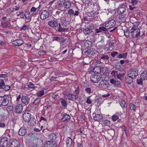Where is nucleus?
I'll list each match as a JSON object with an SVG mask.
<instances>
[{"instance_id":"b1692460","label":"nucleus","mask_w":147,"mask_h":147,"mask_svg":"<svg viewBox=\"0 0 147 147\" xmlns=\"http://www.w3.org/2000/svg\"><path fill=\"white\" fill-rule=\"evenodd\" d=\"M94 120L97 121H100L103 119L102 116L101 114H95L93 117Z\"/></svg>"},{"instance_id":"e2e57ef3","label":"nucleus","mask_w":147,"mask_h":147,"mask_svg":"<svg viewBox=\"0 0 147 147\" xmlns=\"http://www.w3.org/2000/svg\"><path fill=\"white\" fill-rule=\"evenodd\" d=\"M129 33L127 30L124 31V35L127 37H129Z\"/></svg>"},{"instance_id":"774afa93","label":"nucleus","mask_w":147,"mask_h":147,"mask_svg":"<svg viewBox=\"0 0 147 147\" xmlns=\"http://www.w3.org/2000/svg\"><path fill=\"white\" fill-rule=\"evenodd\" d=\"M118 54V53L117 52H114L113 53H111V55L112 56L115 57Z\"/></svg>"},{"instance_id":"0e129e2a","label":"nucleus","mask_w":147,"mask_h":147,"mask_svg":"<svg viewBox=\"0 0 147 147\" xmlns=\"http://www.w3.org/2000/svg\"><path fill=\"white\" fill-rule=\"evenodd\" d=\"M7 77L8 75L7 74H0V78H6Z\"/></svg>"},{"instance_id":"f257e3e1","label":"nucleus","mask_w":147,"mask_h":147,"mask_svg":"<svg viewBox=\"0 0 147 147\" xmlns=\"http://www.w3.org/2000/svg\"><path fill=\"white\" fill-rule=\"evenodd\" d=\"M130 32L132 37L134 38L138 37L140 35V29L136 27H132L130 30Z\"/></svg>"},{"instance_id":"49530a36","label":"nucleus","mask_w":147,"mask_h":147,"mask_svg":"<svg viewBox=\"0 0 147 147\" xmlns=\"http://www.w3.org/2000/svg\"><path fill=\"white\" fill-rule=\"evenodd\" d=\"M139 1L138 0H132L131 1V3L133 6H134L137 5Z\"/></svg>"},{"instance_id":"dca6fc26","label":"nucleus","mask_w":147,"mask_h":147,"mask_svg":"<svg viewBox=\"0 0 147 147\" xmlns=\"http://www.w3.org/2000/svg\"><path fill=\"white\" fill-rule=\"evenodd\" d=\"M30 101L29 97L27 95H24L22 98V103L25 105H28Z\"/></svg>"},{"instance_id":"473e14b6","label":"nucleus","mask_w":147,"mask_h":147,"mask_svg":"<svg viewBox=\"0 0 147 147\" xmlns=\"http://www.w3.org/2000/svg\"><path fill=\"white\" fill-rule=\"evenodd\" d=\"M66 38L61 36L59 37V42L61 44L64 45L67 43V42H66Z\"/></svg>"},{"instance_id":"ea45409f","label":"nucleus","mask_w":147,"mask_h":147,"mask_svg":"<svg viewBox=\"0 0 147 147\" xmlns=\"http://www.w3.org/2000/svg\"><path fill=\"white\" fill-rule=\"evenodd\" d=\"M127 53H122L119 55L117 56L118 58H125L127 56Z\"/></svg>"},{"instance_id":"864d4df0","label":"nucleus","mask_w":147,"mask_h":147,"mask_svg":"<svg viewBox=\"0 0 147 147\" xmlns=\"http://www.w3.org/2000/svg\"><path fill=\"white\" fill-rule=\"evenodd\" d=\"M10 88V87L8 85L5 86L3 87V89L5 91H8Z\"/></svg>"},{"instance_id":"58836bf2","label":"nucleus","mask_w":147,"mask_h":147,"mask_svg":"<svg viewBox=\"0 0 147 147\" xmlns=\"http://www.w3.org/2000/svg\"><path fill=\"white\" fill-rule=\"evenodd\" d=\"M92 32V30L90 28H86L83 30V32L86 34H89Z\"/></svg>"},{"instance_id":"4be33fe9","label":"nucleus","mask_w":147,"mask_h":147,"mask_svg":"<svg viewBox=\"0 0 147 147\" xmlns=\"http://www.w3.org/2000/svg\"><path fill=\"white\" fill-rule=\"evenodd\" d=\"M40 5L37 7L36 8L34 7H33L31 8L30 10V13H32V15H34V13H38L39 10L40 9Z\"/></svg>"},{"instance_id":"603ef678","label":"nucleus","mask_w":147,"mask_h":147,"mask_svg":"<svg viewBox=\"0 0 147 147\" xmlns=\"http://www.w3.org/2000/svg\"><path fill=\"white\" fill-rule=\"evenodd\" d=\"M104 124L105 125L109 126L110 125L111 122L107 120H105L104 121Z\"/></svg>"},{"instance_id":"9b49d317","label":"nucleus","mask_w":147,"mask_h":147,"mask_svg":"<svg viewBox=\"0 0 147 147\" xmlns=\"http://www.w3.org/2000/svg\"><path fill=\"white\" fill-rule=\"evenodd\" d=\"M91 82L94 83L98 82L100 80V78L97 75H92L90 77Z\"/></svg>"},{"instance_id":"69168bd1","label":"nucleus","mask_w":147,"mask_h":147,"mask_svg":"<svg viewBox=\"0 0 147 147\" xmlns=\"http://www.w3.org/2000/svg\"><path fill=\"white\" fill-rule=\"evenodd\" d=\"M45 52L43 50H41L38 52V54L39 55H42L45 54Z\"/></svg>"},{"instance_id":"6ab92c4d","label":"nucleus","mask_w":147,"mask_h":147,"mask_svg":"<svg viewBox=\"0 0 147 147\" xmlns=\"http://www.w3.org/2000/svg\"><path fill=\"white\" fill-rule=\"evenodd\" d=\"M134 79L133 78L127 74V76L125 78V82L127 84H131L133 82Z\"/></svg>"},{"instance_id":"de8ad7c7","label":"nucleus","mask_w":147,"mask_h":147,"mask_svg":"<svg viewBox=\"0 0 147 147\" xmlns=\"http://www.w3.org/2000/svg\"><path fill=\"white\" fill-rule=\"evenodd\" d=\"M119 118L118 116L116 115H113L112 117V120L113 121H116Z\"/></svg>"},{"instance_id":"a211bd4d","label":"nucleus","mask_w":147,"mask_h":147,"mask_svg":"<svg viewBox=\"0 0 147 147\" xmlns=\"http://www.w3.org/2000/svg\"><path fill=\"white\" fill-rule=\"evenodd\" d=\"M48 25L52 28H55L58 26L57 22V21L51 20L48 22Z\"/></svg>"},{"instance_id":"c03bdc74","label":"nucleus","mask_w":147,"mask_h":147,"mask_svg":"<svg viewBox=\"0 0 147 147\" xmlns=\"http://www.w3.org/2000/svg\"><path fill=\"white\" fill-rule=\"evenodd\" d=\"M130 109L131 111H136V106L133 104L131 103L129 104Z\"/></svg>"},{"instance_id":"3c124183","label":"nucleus","mask_w":147,"mask_h":147,"mask_svg":"<svg viewBox=\"0 0 147 147\" xmlns=\"http://www.w3.org/2000/svg\"><path fill=\"white\" fill-rule=\"evenodd\" d=\"M109 57L108 56L105 55H103L100 58L103 60H107L109 59Z\"/></svg>"},{"instance_id":"0eeeda50","label":"nucleus","mask_w":147,"mask_h":147,"mask_svg":"<svg viewBox=\"0 0 147 147\" xmlns=\"http://www.w3.org/2000/svg\"><path fill=\"white\" fill-rule=\"evenodd\" d=\"M9 142L6 138H4L1 140L0 146L1 147H9Z\"/></svg>"},{"instance_id":"a878e982","label":"nucleus","mask_w":147,"mask_h":147,"mask_svg":"<svg viewBox=\"0 0 147 147\" xmlns=\"http://www.w3.org/2000/svg\"><path fill=\"white\" fill-rule=\"evenodd\" d=\"M140 78L143 80H147V71H143L141 74Z\"/></svg>"},{"instance_id":"2f4dec72","label":"nucleus","mask_w":147,"mask_h":147,"mask_svg":"<svg viewBox=\"0 0 147 147\" xmlns=\"http://www.w3.org/2000/svg\"><path fill=\"white\" fill-rule=\"evenodd\" d=\"M84 90H85L86 91V92H93V91H94V90L93 89V88L92 87H89L88 86H84L83 87Z\"/></svg>"},{"instance_id":"e433bc0d","label":"nucleus","mask_w":147,"mask_h":147,"mask_svg":"<svg viewBox=\"0 0 147 147\" xmlns=\"http://www.w3.org/2000/svg\"><path fill=\"white\" fill-rule=\"evenodd\" d=\"M58 31L60 32H62L65 31H67V29L65 28H63L60 24H59V27L57 30Z\"/></svg>"},{"instance_id":"c756f323","label":"nucleus","mask_w":147,"mask_h":147,"mask_svg":"<svg viewBox=\"0 0 147 147\" xmlns=\"http://www.w3.org/2000/svg\"><path fill=\"white\" fill-rule=\"evenodd\" d=\"M70 118V116L69 115L65 113L63 116V117L61 119L62 122H64L69 119Z\"/></svg>"},{"instance_id":"c85d7f7f","label":"nucleus","mask_w":147,"mask_h":147,"mask_svg":"<svg viewBox=\"0 0 147 147\" xmlns=\"http://www.w3.org/2000/svg\"><path fill=\"white\" fill-rule=\"evenodd\" d=\"M66 147H70L72 145V140L70 137L67 138L66 141Z\"/></svg>"},{"instance_id":"39448f33","label":"nucleus","mask_w":147,"mask_h":147,"mask_svg":"<svg viewBox=\"0 0 147 147\" xmlns=\"http://www.w3.org/2000/svg\"><path fill=\"white\" fill-rule=\"evenodd\" d=\"M56 1H57L55 3V5L54 7V8L58 9L63 6V4L65 2V0H56Z\"/></svg>"},{"instance_id":"f8f14e48","label":"nucleus","mask_w":147,"mask_h":147,"mask_svg":"<svg viewBox=\"0 0 147 147\" xmlns=\"http://www.w3.org/2000/svg\"><path fill=\"white\" fill-rule=\"evenodd\" d=\"M12 43L15 46H21L24 43V42L22 40L17 39L13 40Z\"/></svg>"},{"instance_id":"6e6d98bb","label":"nucleus","mask_w":147,"mask_h":147,"mask_svg":"<svg viewBox=\"0 0 147 147\" xmlns=\"http://www.w3.org/2000/svg\"><path fill=\"white\" fill-rule=\"evenodd\" d=\"M123 76L124 75L122 74L118 73L117 76V78L118 79L121 80V78L123 77Z\"/></svg>"},{"instance_id":"393cba45","label":"nucleus","mask_w":147,"mask_h":147,"mask_svg":"<svg viewBox=\"0 0 147 147\" xmlns=\"http://www.w3.org/2000/svg\"><path fill=\"white\" fill-rule=\"evenodd\" d=\"M96 14L93 11L88 13V16L92 18H90V21H93L96 19V17H95Z\"/></svg>"},{"instance_id":"72a5a7b5","label":"nucleus","mask_w":147,"mask_h":147,"mask_svg":"<svg viewBox=\"0 0 147 147\" xmlns=\"http://www.w3.org/2000/svg\"><path fill=\"white\" fill-rule=\"evenodd\" d=\"M120 106L123 108H126L127 105L124 100H121L119 102Z\"/></svg>"},{"instance_id":"79ce46f5","label":"nucleus","mask_w":147,"mask_h":147,"mask_svg":"<svg viewBox=\"0 0 147 147\" xmlns=\"http://www.w3.org/2000/svg\"><path fill=\"white\" fill-rule=\"evenodd\" d=\"M24 16L26 19L29 20L30 18V12L29 11L25 12L24 14Z\"/></svg>"},{"instance_id":"8fccbe9b","label":"nucleus","mask_w":147,"mask_h":147,"mask_svg":"<svg viewBox=\"0 0 147 147\" xmlns=\"http://www.w3.org/2000/svg\"><path fill=\"white\" fill-rule=\"evenodd\" d=\"M18 16H20V18H24V14L23 12H20L19 14L17 15Z\"/></svg>"},{"instance_id":"a19ab883","label":"nucleus","mask_w":147,"mask_h":147,"mask_svg":"<svg viewBox=\"0 0 147 147\" xmlns=\"http://www.w3.org/2000/svg\"><path fill=\"white\" fill-rule=\"evenodd\" d=\"M118 73L117 72L115 71H113L111 73V74L112 75L113 77L116 78L117 77Z\"/></svg>"},{"instance_id":"6e6552de","label":"nucleus","mask_w":147,"mask_h":147,"mask_svg":"<svg viewBox=\"0 0 147 147\" xmlns=\"http://www.w3.org/2000/svg\"><path fill=\"white\" fill-rule=\"evenodd\" d=\"M49 16V12L46 10L42 11L40 14V18L41 20H45Z\"/></svg>"},{"instance_id":"9d476101","label":"nucleus","mask_w":147,"mask_h":147,"mask_svg":"<svg viewBox=\"0 0 147 147\" xmlns=\"http://www.w3.org/2000/svg\"><path fill=\"white\" fill-rule=\"evenodd\" d=\"M109 84L108 82L106 80H102L100 81L99 84V87L103 89H106L109 86Z\"/></svg>"},{"instance_id":"13d9d810","label":"nucleus","mask_w":147,"mask_h":147,"mask_svg":"<svg viewBox=\"0 0 147 147\" xmlns=\"http://www.w3.org/2000/svg\"><path fill=\"white\" fill-rule=\"evenodd\" d=\"M28 26L25 25H24L22 27L20 28L21 30H28Z\"/></svg>"},{"instance_id":"052dcab7","label":"nucleus","mask_w":147,"mask_h":147,"mask_svg":"<svg viewBox=\"0 0 147 147\" xmlns=\"http://www.w3.org/2000/svg\"><path fill=\"white\" fill-rule=\"evenodd\" d=\"M44 94V92H37L36 93L37 96L38 97H41Z\"/></svg>"},{"instance_id":"f3484780","label":"nucleus","mask_w":147,"mask_h":147,"mask_svg":"<svg viewBox=\"0 0 147 147\" xmlns=\"http://www.w3.org/2000/svg\"><path fill=\"white\" fill-rule=\"evenodd\" d=\"M57 144L54 142L48 141L45 144L44 147H56Z\"/></svg>"},{"instance_id":"ddd939ff","label":"nucleus","mask_w":147,"mask_h":147,"mask_svg":"<svg viewBox=\"0 0 147 147\" xmlns=\"http://www.w3.org/2000/svg\"><path fill=\"white\" fill-rule=\"evenodd\" d=\"M108 28L105 26H100L98 29H96L95 33H103L105 32L108 30Z\"/></svg>"},{"instance_id":"4d7b16f0","label":"nucleus","mask_w":147,"mask_h":147,"mask_svg":"<svg viewBox=\"0 0 147 147\" xmlns=\"http://www.w3.org/2000/svg\"><path fill=\"white\" fill-rule=\"evenodd\" d=\"M13 107L12 106H8L7 108V110L8 112L12 111L13 110Z\"/></svg>"},{"instance_id":"bf43d9fd","label":"nucleus","mask_w":147,"mask_h":147,"mask_svg":"<svg viewBox=\"0 0 147 147\" xmlns=\"http://www.w3.org/2000/svg\"><path fill=\"white\" fill-rule=\"evenodd\" d=\"M61 103L62 105L64 106H65L67 105V103L66 101L64 99H62L61 100Z\"/></svg>"},{"instance_id":"c9c22d12","label":"nucleus","mask_w":147,"mask_h":147,"mask_svg":"<svg viewBox=\"0 0 147 147\" xmlns=\"http://www.w3.org/2000/svg\"><path fill=\"white\" fill-rule=\"evenodd\" d=\"M5 110L3 109H0V121L3 117L5 116Z\"/></svg>"},{"instance_id":"4468645a","label":"nucleus","mask_w":147,"mask_h":147,"mask_svg":"<svg viewBox=\"0 0 147 147\" xmlns=\"http://www.w3.org/2000/svg\"><path fill=\"white\" fill-rule=\"evenodd\" d=\"M93 51V50L92 49L86 48L82 50V53L85 55L88 56Z\"/></svg>"},{"instance_id":"f03ea898","label":"nucleus","mask_w":147,"mask_h":147,"mask_svg":"<svg viewBox=\"0 0 147 147\" xmlns=\"http://www.w3.org/2000/svg\"><path fill=\"white\" fill-rule=\"evenodd\" d=\"M127 8V6L124 4L121 5L119 7L117 12L119 14L121 15L122 18H124L126 15V9Z\"/></svg>"},{"instance_id":"7c9ffc66","label":"nucleus","mask_w":147,"mask_h":147,"mask_svg":"<svg viewBox=\"0 0 147 147\" xmlns=\"http://www.w3.org/2000/svg\"><path fill=\"white\" fill-rule=\"evenodd\" d=\"M71 3L70 2L66 1L65 0V2L64 3L63 5L64 6L65 8L67 9L69 8L71 6Z\"/></svg>"},{"instance_id":"cd10ccee","label":"nucleus","mask_w":147,"mask_h":147,"mask_svg":"<svg viewBox=\"0 0 147 147\" xmlns=\"http://www.w3.org/2000/svg\"><path fill=\"white\" fill-rule=\"evenodd\" d=\"M110 83L115 85L119 86L121 84L120 81L117 80L116 79L114 78L110 79Z\"/></svg>"},{"instance_id":"5fc2aeb1","label":"nucleus","mask_w":147,"mask_h":147,"mask_svg":"<svg viewBox=\"0 0 147 147\" xmlns=\"http://www.w3.org/2000/svg\"><path fill=\"white\" fill-rule=\"evenodd\" d=\"M68 13L71 16H73L74 15V11L72 9H69L68 11Z\"/></svg>"},{"instance_id":"338daca9","label":"nucleus","mask_w":147,"mask_h":147,"mask_svg":"<svg viewBox=\"0 0 147 147\" xmlns=\"http://www.w3.org/2000/svg\"><path fill=\"white\" fill-rule=\"evenodd\" d=\"M53 40H56L58 42H59V37L58 36L53 37Z\"/></svg>"},{"instance_id":"20e7f679","label":"nucleus","mask_w":147,"mask_h":147,"mask_svg":"<svg viewBox=\"0 0 147 147\" xmlns=\"http://www.w3.org/2000/svg\"><path fill=\"white\" fill-rule=\"evenodd\" d=\"M65 94H64L65 97L66 99H68L69 100H74L77 99L78 97V93H76L74 95L72 94L70 92H65Z\"/></svg>"},{"instance_id":"f704fd0d","label":"nucleus","mask_w":147,"mask_h":147,"mask_svg":"<svg viewBox=\"0 0 147 147\" xmlns=\"http://www.w3.org/2000/svg\"><path fill=\"white\" fill-rule=\"evenodd\" d=\"M11 142L15 147H19L20 146V143L18 141L16 140L13 139L12 140Z\"/></svg>"},{"instance_id":"1a4fd4ad","label":"nucleus","mask_w":147,"mask_h":147,"mask_svg":"<svg viewBox=\"0 0 147 147\" xmlns=\"http://www.w3.org/2000/svg\"><path fill=\"white\" fill-rule=\"evenodd\" d=\"M8 103V100L6 98L0 96V105L6 106Z\"/></svg>"},{"instance_id":"09e8293b","label":"nucleus","mask_w":147,"mask_h":147,"mask_svg":"<svg viewBox=\"0 0 147 147\" xmlns=\"http://www.w3.org/2000/svg\"><path fill=\"white\" fill-rule=\"evenodd\" d=\"M143 80L140 78L137 79V84H138L142 85L143 83Z\"/></svg>"},{"instance_id":"aec40b11","label":"nucleus","mask_w":147,"mask_h":147,"mask_svg":"<svg viewBox=\"0 0 147 147\" xmlns=\"http://www.w3.org/2000/svg\"><path fill=\"white\" fill-rule=\"evenodd\" d=\"M101 67L100 66H96L92 69V71L95 74L100 73L101 71Z\"/></svg>"},{"instance_id":"423d86ee","label":"nucleus","mask_w":147,"mask_h":147,"mask_svg":"<svg viewBox=\"0 0 147 147\" xmlns=\"http://www.w3.org/2000/svg\"><path fill=\"white\" fill-rule=\"evenodd\" d=\"M115 21L114 20H111L106 22L105 23V26L108 29L111 28L113 27L115 25Z\"/></svg>"},{"instance_id":"412c9836","label":"nucleus","mask_w":147,"mask_h":147,"mask_svg":"<svg viewBox=\"0 0 147 147\" xmlns=\"http://www.w3.org/2000/svg\"><path fill=\"white\" fill-rule=\"evenodd\" d=\"M23 107L22 105L19 104L15 108L16 112L18 113H20L22 111Z\"/></svg>"},{"instance_id":"bb28decb","label":"nucleus","mask_w":147,"mask_h":147,"mask_svg":"<svg viewBox=\"0 0 147 147\" xmlns=\"http://www.w3.org/2000/svg\"><path fill=\"white\" fill-rule=\"evenodd\" d=\"M1 25L4 28L9 27L10 26V21L9 20H7L5 22L1 23Z\"/></svg>"},{"instance_id":"680f3d73","label":"nucleus","mask_w":147,"mask_h":147,"mask_svg":"<svg viewBox=\"0 0 147 147\" xmlns=\"http://www.w3.org/2000/svg\"><path fill=\"white\" fill-rule=\"evenodd\" d=\"M140 23L138 22H137L135 23H134V25L132 27H136L137 28H138V26L139 25Z\"/></svg>"},{"instance_id":"37998d69","label":"nucleus","mask_w":147,"mask_h":147,"mask_svg":"<svg viewBox=\"0 0 147 147\" xmlns=\"http://www.w3.org/2000/svg\"><path fill=\"white\" fill-rule=\"evenodd\" d=\"M28 86L29 88H37V86L35 87L34 86V85L31 82L29 83Z\"/></svg>"},{"instance_id":"2eb2a0df","label":"nucleus","mask_w":147,"mask_h":147,"mask_svg":"<svg viewBox=\"0 0 147 147\" xmlns=\"http://www.w3.org/2000/svg\"><path fill=\"white\" fill-rule=\"evenodd\" d=\"M24 120L25 122H28L31 119L30 114L28 112L25 113L23 115Z\"/></svg>"},{"instance_id":"5701e85b","label":"nucleus","mask_w":147,"mask_h":147,"mask_svg":"<svg viewBox=\"0 0 147 147\" xmlns=\"http://www.w3.org/2000/svg\"><path fill=\"white\" fill-rule=\"evenodd\" d=\"M26 133V130L25 128L24 127H21L19 130V134L20 136H23Z\"/></svg>"},{"instance_id":"a18cd8bd","label":"nucleus","mask_w":147,"mask_h":147,"mask_svg":"<svg viewBox=\"0 0 147 147\" xmlns=\"http://www.w3.org/2000/svg\"><path fill=\"white\" fill-rule=\"evenodd\" d=\"M115 43L113 41H111L108 44V47L109 48H112V49L114 46Z\"/></svg>"},{"instance_id":"7ed1b4c3","label":"nucleus","mask_w":147,"mask_h":147,"mask_svg":"<svg viewBox=\"0 0 147 147\" xmlns=\"http://www.w3.org/2000/svg\"><path fill=\"white\" fill-rule=\"evenodd\" d=\"M127 74L135 79L138 75V71L136 69H131L128 72Z\"/></svg>"},{"instance_id":"4c0bfd02","label":"nucleus","mask_w":147,"mask_h":147,"mask_svg":"<svg viewBox=\"0 0 147 147\" xmlns=\"http://www.w3.org/2000/svg\"><path fill=\"white\" fill-rule=\"evenodd\" d=\"M57 137L55 134L52 133L49 135V138L50 140H54L56 139Z\"/></svg>"}]
</instances>
